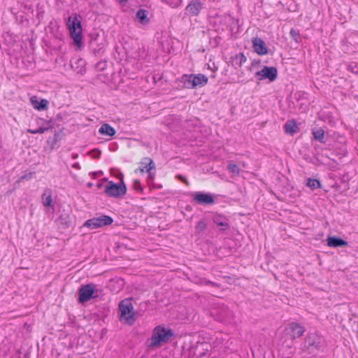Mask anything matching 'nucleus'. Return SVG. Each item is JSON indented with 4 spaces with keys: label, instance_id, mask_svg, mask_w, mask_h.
<instances>
[{
    "label": "nucleus",
    "instance_id": "79ce46f5",
    "mask_svg": "<svg viewBox=\"0 0 358 358\" xmlns=\"http://www.w3.org/2000/svg\"><path fill=\"white\" fill-rule=\"evenodd\" d=\"M59 139V134H55L54 136L51 138H50L48 141V143H55Z\"/></svg>",
    "mask_w": 358,
    "mask_h": 358
},
{
    "label": "nucleus",
    "instance_id": "9b49d317",
    "mask_svg": "<svg viewBox=\"0 0 358 358\" xmlns=\"http://www.w3.org/2000/svg\"><path fill=\"white\" fill-rule=\"evenodd\" d=\"M211 220L213 224L220 227V231H227L230 229L229 219L223 214L213 213Z\"/></svg>",
    "mask_w": 358,
    "mask_h": 358
},
{
    "label": "nucleus",
    "instance_id": "de8ad7c7",
    "mask_svg": "<svg viewBox=\"0 0 358 358\" xmlns=\"http://www.w3.org/2000/svg\"><path fill=\"white\" fill-rule=\"evenodd\" d=\"M24 8H27V9H29V10L32 9L31 5L25 4L24 5Z\"/></svg>",
    "mask_w": 358,
    "mask_h": 358
},
{
    "label": "nucleus",
    "instance_id": "1a4fd4ad",
    "mask_svg": "<svg viewBox=\"0 0 358 358\" xmlns=\"http://www.w3.org/2000/svg\"><path fill=\"white\" fill-rule=\"evenodd\" d=\"M255 76L259 80L268 79L270 82H273L278 77V69L274 66H264L261 71L255 73Z\"/></svg>",
    "mask_w": 358,
    "mask_h": 358
},
{
    "label": "nucleus",
    "instance_id": "f257e3e1",
    "mask_svg": "<svg viewBox=\"0 0 358 358\" xmlns=\"http://www.w3.org/2000/svg\"><path fill=\"white\" fill-rule=\"evenodd\" d=\"M324 340L321 335L316 332H309L301 343V350L309 355H315L323 350Z\"/></svg>",
    "mask_w": 358,
    "mask_h": 358
},
{
    "label": "nucleus",
    "instance_id": "473e14b6",
    "mask_svg": "<svg viewBox=\"0 0 358 358\" xmlns=\"http://www.w3.org/2000/svg\"><path fill=\"white\" fill-rule=\"evenodd\" d=\"M227 169L229 172L234 174H238L240 171V169L238 168V166L233 162L229 163V164L227 165Z\"/></svg>",
    "mask_w": 358,
    "mask_h": 358
},
{
    "label": "nucleus",
    "instance_id": "0eeeda50",
    "mask_svg": "<svg viewBox=\"0 0 358 358\" xmlns=\"http://www.w3.org/2000/svg\"><path fill=\"white\" fill-rule=\"evenodd\" d=\"M97 292L98 290L94 288V285L92 284H86L80 286L78 289V302L83 304L90 299L97 298Z\"/></svg>",
    "mask_w": 358,
    "mask_h": 358
},
{
    "label": "nucleus",
    "instance_id": "dca6fc26",
    "mask_svg": "<svg viewBox=\"0 0 358 358\" xmlns=\"http://www.w3.org/2000/svg\"><path fill=\"white\" fill-rule=\"evenodd\" d=\"M30 101L33 107L38 110H44L48 108L49 102L47 99H42L38 100L37 96H33L31 97Z\"/></svg>",
    "mask_w": 358,
    "mask_h": 358
},
{
    "label": "nucleus",
    "instance_id": "423d86ee",
    "mask_svg": "<svg viewBox=\"0 0 358 358\" xmlns=\"http://www.w3.org/2000/svg\"><path fill=\"white\" fill-rule=\"evenodd\" d=\"M126 193L127 186L124 182L122 174H121L120 183L108 181L105 186L104 194L108 197L120 198L124 196Z\"/></svg>",
    "mask_w": 358,
    "mask_h": 358
},
{
    "label": "nucleus",
    "instance_id": "f03ea898",
    "mask_svg": "<svg viewBox=\"0 0 358 358\" xmlns=\"http://www.w3.org/2000/svg\"><path fill=\"white\" fill-rule=\"evenodd\" d=\"M173 336L174 332L172 329L160 325L157 326L153 330L148 345L150 348L159 347L162 343H167Z\"/></svg>",
    "mask_w": 358,
    "mask_h": 358
},
{
    "label": "nucleus",
    "instance_id": "a211bd4d",
    "mask_svg": "<svg viewBox=\"0 0 358 358\" xmlns=\"http://www.w3.org/2000/svg\"><path fill=\"white\" fill-rule=\"evenodd\" d=\"M194 74H183L178 80L182 83V87L186 89H194Z\"/></svg>",
    "mask_w": 358,
    "mask_h": 358
},
{
    "label": "nucleus",
    "instance_id": "6e6552de",
    "mask_svg": "<svg viewBox=\"0 0 358 358\" xmlns=\"http://www.w3.org/2000/svg\"><path fill=\"white\" fill-rule=\"evenodd\" d=\"M192 201L201 206H210L215 203V196L210 192H193L190 193Z\"/></svg>",
    "mask_w": 358,
    "mask_h": 358
},
{
    "label": "nucleus",
    "instance_id": "c756f323",
    "mask_svg": "<svg viewBox=\"0 0 358 358\" xmlns=\"http://www.w3.org/2000/svg\"><path fill=\"white\" fill-rule=\"evenodd\" d=\"M207 228V224L204 220H200L196 226L195 227V232L196 234H200L201 232L205 231Z\"/></svg>",
    "mask_w": 358,
    "mask_h": 358
},
{
    "label": "nucleus",
    "instance_id": "3c124183",
    "mask_svg": "<svg viewBox=\"0 0 358 358\" xmlns=\"http://www.w3.org/2000/svg\"><path fill=\"white\" fill-rule=\"evenodd\" d=\"M92 186H93V183L92 182H90L87 183V187H92Z\"/></svg>",
    "mask_w": 358,
    "mask_h": 358
},
{
    "label": "nucleus",
    "instance_id": "ddd939ff",
    "mask_svg": "<svg viewBox=\"0 0 358 358\" xmlns=\"http://www.w3.org/2000/svg\"><path fill=\"white\" fill-rule=\"evenodd\" d=\"M252 48L259 55H265L268 53L266 43L260 38L255 37L252 39Z\"/></svg>",
    "mask_w": 358,
    "mask_h": 358
},
{
    "label": "nucleus",
    "instance_id": "f704fd0d",
    "mask_svg": "<svg viewBox=\"0 0 358 358\" xmlns=\"http://www.w3.org/2000/svg\"><path fill=\"white\" fill-rule=\"evenodd\" d=\"M107 62L106 60H101L95 64V69L99 71H102L106 69Z\"/></svg>",
    "mask_w": 358,
    "mask_h": 358
},
{
    "label": "nucleus",
    "instance_id": "20e7f679",
    "mask_svg": "<svg viewBox=\"0 0 358 358\" xmlns=\"http://www.w3.org/2000/svg\"><path fill=\"white\" fill-rule=\"evenodd\" d=\"M66 25L69 30L71 36L73 40L74 44L80 48L82 45V27L80 21L78 20V16H70L68 18Z\"/></svg>",
    "mask_w": 358,
    "mask_h": 358
},
{
    "label": "nucleus",
    "instance_id": "2f4dec72",
    "mask_svg": "<svg viewBox=\"0 0 358 358\" xmlns=\"http://www.w3.org/2000/svg\"><path fill=\"white\" fill-rule=\"evenodd\" d=\"M132 188L136 192L143 193V188L141 185L140 180H138V179H135L133 181Z\"/></svg>",
    "mask_w": 358,
    "mask_h": 358
},
{
    "label": "nucleus",
    "instance_id": "b1692460",
    "mask_svg": "<svg viewBox=\"0 0 358 358\" xmlns=\"http://www.w3.org/2000/svg\"><path fill=\"white\" fill-rule=\"evenodd\" d=\"M94 218V221L97 222L99 228L103 227L104 226L110 225L113 222V219L110 216L106 215H102L100 217Z\"/></svg>",
    "mask_w": 358,
    "mask_h": 358
},
{
    "label": "nucleus",
    "instance_id": "4c0bfd02",
    "mask_svg": "<svg viewBox=\"0 0 358 358\" xmlns=\"http://www.w3.org/2000/svg\"><path fill=\"white\" fill-rule=\"evenodd\" d=\"M201 283L202 285H211V286H213V287H220V285L217 282H212L210 280H208L206 278H202L201 279Z\"/></svg>",
    "mask_w": 358,
    "mask_h": 358
},
{
    "label": "nucleus",
    "instance_id": "c9c22d12",
    "mask_svg": "<svg viewBox=\"0 0 358 358\" xmlns=\"http://www.w3.org/2000/svg\"><path fill=\"white\" fill-rule=\"evenodd\" d=\"M49 128L44 127H40L38 129H28L27 131L32 134H43L45 131H48Z\"/></svg>",
    "mask_w": 358,
    "mask_h": 358
},
{
    "label": "nucleus",
    "instance_id": "37998d69",
    "mask_svg": "<svg viewBox=\"0 0 358 358\" xmlns=\"http://www.w3.org/2000/svg\"><path fill=\"white\" fill-rule=\"evenodd\" d=\"M94 178L98 177L103 174L102 171L92 173Z\"/></svg>",
    "mask_w": 358,
    "mask_h": 358
},
{
    "label": "nucleus",
    "instance_id": "9d476101",
    "mask_svg": "<svg viewBox=\"0 0 358 358\" xmlns=\"http://www.w3.org/2000/svg\"><path fill=\"white\" fill-rule=\"evenodd\" d=\"M287 334L292 340L300 338L306 331V328L296 322H290L285 329Z\"/></svg>",
    "mask_w": 358,
    "mask_h": 358
},
{
    "label": "nucleus",
    "instance_id": "49530a36",
    "mask_svg": "<svg viewBox=\"0 0 358 358\" xmlns=\"http://www.w3.org/2000/svg\"><path fill=\"white\" fill-rule=\"evenodd\" d=\"M145 164H143L141 165L142 166L139 168V170L141 172H144V171H146V168H144Z\"/></svg>",
    "mask_w": 358,
    "mask_h": 358
},
{
    "label": "nucleus",
    "instance_id": "6ab92c4d",
    "mask_svg": "<svg viewBox=\"0 0 358 358\" xmlns=\"http://www.w3.org/2000/svg\"><path fill=\"white\" fill-rule=\"evenodd\" d=\"M247 60L246 57L243 55V53H238L234 56L231 57L230 62L231 65L237 69L238 67H241L243 63H245Z\"/></svg>",
    "mask_w": 358,
    "mask_h": 358
},
{
    "label": "nucleus",
    "instance_id": "393cba45",
    "mask_svg": "<svg viewBox=\"0 0 358 358\" xmlns=\"http://www.w3.org/2000/svg\"><path fill=\"white\" fill-rule=\"evenodd\" d=\"M148 10L141 8L137 11L136 17L139 21V22H141V24H147L150 21L149 18L148 17Z\"/></svg>",
    "mask_w": 358,
    "mask_h": 358
},
{
    "label": "nucleus",
    "instance_id": "4be33fe9",
    "mask_svg": "<svg viewBox=\"0 0 358 358\" xmlns=\"http://www.w3.org/2000/svg\"><path fill=\"white\" fill-rule=\"evenodd\" d=\"M99 134L107 136H113L116 131L115 129L107 123L103 124L99 129Z\"/></svg>",
    "mask_w": 358,
    "mask_h": 358
},
{
    "label": "nucleus",
    "instance_id": "f3484780",
    "mask_svg": "<svg viewBox=\"0 0 358 358\" xmlns=\"http://www.w3.org/2000/svg\"><path fill=\"white\" fill-rule=\"evenodd\" d=\"M52 189L50 188L45 189L42 196V203L43 205L46 208L52 207V208L54 210V207L52 206Z\"/></svg>",
    "mask_w": 358,
    "mask_h": 358
},
{
    "label": "nucleus",
    "instance_id": "bb28decb",
    "mask_svg": "<svg viewBox=\"0 0 358 358\" xmlns=\"http://www.w3.org/2000/svg\"><path fill=\"white\" fill-rule=\"evenodd\" d=\"M70 64L72 68L78 69L80 66V69L77 70L78 73H83L85 70H83V68L85 66V62L82 58H74L70 61Z\"/></svg>",
    "mask_w": 358,
    "mask_h": 358
},
{
    "label": "nucleus",
    "instance_id": "ea45409f",
    "mask_svg": "<svg viewBox=\"0 0 358 358\" xmlns=\"http://www.w3.org/2000/svg\"><path fill=\"white\" fill-rule=\"evenodd\" d=\"M34 174V172H29L28 173L24 174L19 178V181H22L24 180H29L33 178V176Z\"/></svg>",
    "mask_w": 358,
    "mask_h": 358
},
{
    "label": "nucleus",
    "instance_id": "72a5a7b5",
    "mask_svg": "<svg viewBox=\"0 0 358 358\" xmlns=\"http://www.w3.org/2000/svg\"><path fill=\"white\" fill-rule=\"evenodd\" d=\"M163 2L166 3L172 8H177L180 6L182 0H161Z\"/></svg>",
    "mask_w": 358,
    "mask_h": 358
},
{
    "label": "nucleus",
    "instance_id": "864d4df0",
    "mask_svg": "<svg viewBox=\"0 0 358 358\" xmlns=\"http://www.w3.org/2000/svg\"><path fill=\"white\" fill-rule=\"evenodd\" d=\"M187 208V210H191V209H192V208H191V207H189V206H187V208Z\"/></svg>",
    "mask_w": 358,
    "mask_h": 358
},
{
    "label": "nucleus",
    "instance_id": "603ef678",
    "mask_svg": "<svg viewBox=\"0 0 358 358\" xmlns=\"http://www.w3.org/2000/svg\"><path fill=\"white\" fill-rule=\"evenodd\" d=\"M119 1H120V2H121V3H124V2L128 1V0H119Z\"/></svg>",
    "mask_w": 358,
    "mask_h": 358
},
{
    "label": "nucleus",
    "instance_id": "412c9836",
    "mask_svg": "<svg viewBox=\"0 0 358 358\" xmlns=\"http://www.w3.org/2000/svg\"><path fill=\"white\" fill-rule=\"evenodd\" d=\"M57 221L63 229L69 228L71 224V220L70 218L69 211L67 210L66 213H62Z\"/></svg>",
    "mask_w": 358,
    "mask_h": 358
},
{
    "label": "nucleus",
    "instance_id": "58836bf2",
    "mask_svg": "<svg viewBox=\"0 0 358 358\" xmlns=\"http://www.w3.org/2000/svg\"><path fill=\"white\" fill-rule=\"evenodd\" d=\"M90 153L92 155L93 158L99 159L101 157V151L99 148H95L91 150Z\"/></svg>",
    "mask_w": 358,
    "mask_h": 358
},
{
    "label": "nucleus",
    "instance_id": "a878e982",
    "mask_svg": "<svg viewBox=\"0 0 358 358\" xmlns=\"http://www.w3.org/2000/svg\"><path fill=\"white\" fill-rule=\"evenodd\" d=\"M312 134L313 136V138L321 143L324 144L326 143L324 140V131L322 128L318 129H313L312 130Z\"/></svg>",
    "mask_w": 358,
    "mask_h": 358
},
{
    "label": "nucleus",
    "instance_id": "cd10ccee",
    "mask_svg": "<svg viewBox=\"0 0 358 358\" xmlns=\"http://www.w3.org/2000/svg\"><path fill=\"white\" fill-rule=\"evenodd\" d=\"M306 185L312 190L320 188L322 186L320 181L315 178H308Z\"/></svg>",
    "mask_w": 358,
    "mask_h": 358
},
{
    "label": "nucleus",
    "instance_id": "09e8293b",
    "mask_svg": "<svg viewBox=\"0 0 358 358\" xmlns=\"http://www.w3.org/2000/svg\"><path fill=\"white\" fill-rule=\"evenodd\" d=\"M101 182H103V183L104 182H108V178H103L101 179Z\"/></svg>",
    "mask_w": 358,
    "mask_h": 358
},
{
    "label": "nucleus",
    "instance_id": "8fccbe9b",
    "mask_svg": "<svg viewBox=\"0 0 358 358\" xmlns=\"http://www.w3.org/2000/svg\"><path fill=\"white\" fill-rule=\"evenodd\" d=\"M73 167H74V168H78V169H79V168H80V166H79V164L77 163V164H73Z\"/></svg>",
    "mask_w": 358,
    "mask_h": 358
},
{
    "label": "nucleus",
    "instance_id": "2eb2a0df",
    "mask_svg": "<svg viewBox=\"0 0 358 358\" xmlns=\"http://www.w3.org/2000/svg\"><path fill=\"white\" fill-rule=\"evenodd\" d=\"M327 245L331 248H343L348 246V243L340 237L333 236L327 237Z\"/></svg>",
    "mask_w": 358,
    "mask_h": 358
},
{
    "label": "nucleus",
    "instance_id": "a19ab883",
    "mask_svg": "<svg viewBox=\"0 0 358 358\" xmlns=\"http://www.w3.org/2000/svg\"><path fill=\"white\" fill-rule=\"evenodd\" d=\"M177 178L180 180L181 182L185 183L187 185H189V181L187 180V178L182 175H178Z\"/></svg>",
    "mask_w": 358,
    "mask_h": 358
},
{
    "label": "nucleus",
    "instance_id": "4468645a",
    "mask_svg": "<svg viewBox=\"0 0 358 358\" xmlns=\"http://www.w3.org/2000/svg\"><path fill=\"white\" fill-rule=\"evenodd\" d=\"M141 162V164H145L144 168H146V172L148 173V180L152 181L155 178V172H152V170H155V164L153 160L150 157H145Z\"/></svg>",
    "mask_w": 358,
    "mask_h": 358
},
{
    "label": "nucleus",
    "instance_id": "c85d7f7f",
    "mask_svg": "<svg viewBox=\"0 0 358 358\" xmlns=\"http://www.w3.org/2000/svg\"><path fill=\"white\" fill-rule=\"evenodd\" d=\"M95 218H91L85 222L83 224V227H86L90 229H96L99 228L97 222H95Z\"/></svg>",
    "mask_w": 358,
    "mask_h": 358
},
{
    "label": "nucleus",
    "instance_id": "f8f14e48",
    "mask_svg": "<svg viewBox=\"0 0 358 358\" xmlns=\"http://www.w3.org/2000/svg\"><path fill=\"white\" fill-rule=\"evenodd\" d=\"M203 8V3L201 0H191L185 8L186 13L191 16L198 15Z\"/></svg>",
    "mask_w": 358,
    "mask_h": 358
},
{
    "label": "nucleus",
    "instance_id": "a18cd8bd",
    "mask_svg": "<svg viewBox=\"0 0 358 358\" xmlns=\"http://www.w3.org/2000/svg\"><path fill=\"white\" fill-rule=\"evenodd\" d=\"M96 187L97 188L99 189H101L103 187V182H99L97 184H96Z\"/></svg>",
    "mask_w": 358,
    "mask_h": 358
},
{
    "label": "nucleus",
    "instance_id": "7c9ffc66",
    "mask_svg": "<svg viewBox=\"0 0 358 358\" xmlns=\"http://www.w3.org/2000/svg\"><path fill=\"white\" fill-rule=\"evenodd\" d=\"M291 38L296 43L300 42L299 31L294 28L291 29L290 32Z\"/></svg>",
    "mask_w": 358,
    "mask_h": 358
},
{
    "label": "nucleus",
    "instance_id": "c03bdc74",
    "mask_svg": "<svg viewBox=\"0 0 358 358\" xmlns=\"http://www.w3.org/2000/svg\"><path fill=\"white\" fill-rule=\"evenodd\" d=\"M260 63H261V62H260V60H259V59H258V60H255H255H253V61L252 62V66H258V65H259V64H260Z\"/></svg>",
    "mask_w": 358,
    "mask_h": 358
},
{
    "label": "nucleus",
    "instance_id": "39448f33",
    "mask_svg": "<svg viewBox=\"0 0 358 358\" xmlns=\"http://www.w3.org/2000/svg\"><path fill=\"white\" fill-rule=\"evenodd\" d=\"M120 320L124 321L126 324L132 325L135 322L134 306L131 300L125 299L119 303Z\"/></svg>",
    "mask_w": 358,
    "mask_h": 358
},
{
    "label": "nucleus",
    "instance_id": "aec40b11",
    "mask_svg": "<svg viewBox=\"0 0 358 358\" xmlns=\"http://www.w3.org/2000/svg\"><path fill=\"white\" fill-rule=\"evenodd\" d=\"M284 129L286 134L293 136L298 131L297 123L295 120H289L284 124Z\"/></svg>",
    "mask_w": 358,
    "mask_h": 358
},
{
    "label": "nucleus",
    "instance_id": "e433bc0d",
    "mask_svg": "<svg viewBox=\"0 0 358 358\" xmlns=\"http://www.w3.org/2000/svg\"><path fill=\"white\" fill-rule=\"evenodd\" d=\"M348 71L352 73L358 74V64L352 62L348 66Z\"/></svg>",
    "mask_w": 358,
    "mask_h": 358
},
{
    "label": "nucleus",
    "instance_id": "5701e85b",
    "mask_svg": "<svg viewBox=\"0 0 358 358\" xmlns=\"http://www.w3.org/2000/svg\"><path fill=\"white\" fill-rule=\"evenodd\" d=\"M194 85L195 88L197 87L204 86L207 84L208 78L204 74H194Z\"/></svg>",
    "mask_w": 358,
    "mask_h": 358
},
{
    "label": "nucleus",
    "instance_id": "7ed1b4c3",
    "mask_svg": "<svg viewBox=\"0 0 358 358\" xmlns=\"http://www.w3.org/2000/svg\"><path fill=\"white\" fill-rule=\"evenodd\" d=\"M90 50L95 57H101L106 52V41L103 36L99 33H91L90 34Z\"/></svg>",
    "mask_w": 358,
    "mask_h": 358
}]
</instances>
